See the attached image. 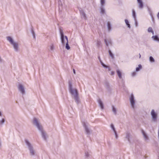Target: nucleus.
I'll return each mask as SVG.
<instances>
[{
  "label": "nucleus",
  "mask_w": 159,
  "mask_h": 159,
  "mask_svg": "<svg viewBox=\"0 0 159 159\" xmlns=\"http://www.w3.org/2000/svg\"><path fill=\"white\" fill-rule=\"evenodd\" d=\"M138 3L139 7L140 8H142L143 7V4L141 0H137Z\"/></svg>",
  "instance_id": "13"
},
{
  "label": "nucleus",
  "mask_w": 159,
  "mask_h": 159,
  "mask_svg": "<svg viewBox=\"0 0 159 159\" xmlns=\"http://www.w3.org/2000/svg\"><path fill=\"white\" fill-rule=\"evenodd\" d=\"M33 124L36 126L39 130L41 129V128H43L40 125L39 120L38 119L34 118L33 119Z\"/></svg>",
  "instance_id": "6"
},
{
  "label": "nucleus",
  "mask_w": 159,
  "mask_h": 159,
  "mask_svg": "<svg viewBox=\"0 0 159 159\" xmlns=\"http://www.w3.org/2000/svg\"><path fill=\"white\" fill-rule=\"evenodd\" d=\"M100 61L101 63V65H102V66L104 68H108L109 70H110V68L108 67V66L105 65L102 61Z\"/></svg>",
  "instance_id": "28"
},
{
  "label": "nucleus",
  "mask_w": 159,
  "mask_h": 159,
  "mask_svg": "<svg viewBox=\"0 0 159 159\" xmlns=\"http://www.w3.org/2000/svg\"><path fill=\"white\" fill-rule=\"evenodd\" d=\"M5 121V119L4 118H2L1 120H0V125H2L4 124Z\"/></svg>",
  "instance_id": "24"
},
{
  "label": "nucleus",
  "mask_w": 159,
  "mask_h": 159,
  "mask_svg": "<svg viewBox=\"0 0 159 159\" xmlns=\"http://www.w3.org/2000/svg\"><path fill=\"white\" fill-rule=\"evenodd\" d=\"M157 16L158 18V19L159 20V12L158 13L157 15Z\"/></svg>",
  "instance_id": "44"
},
{
  "label": "nucleus",
  "mask_w": 159,
  "mask_h": 159,
  "mask_svg": "<svg viewBox=\"0 0 159 159\" xmlns=\"http://www.w3.org/2000/svg\"><path fill=\"white\" fill-rule=\"evenodd\" d=\"M49 48L51 51H54L55 49V47L53 43H51L49 46Z\"/></svg>",
  "instance_id": "16"
},
{
  "label": "nucleus",
  "mask_w": 159,
  "mask_h": 159,
  "mask_svg": "<svg viewBox=\"0 0 159 159\" xmlns=\"http://www.w3.org/2000/svg\"><path fill=\"white\" fill-rule=\"evenodd\" d=\"M80 14L84 19L86 20L87 19L86 15L84 11H81L80 12Z\"/></svg>",
  "instance_id": "18"
},
{
  "label": "nucleus",
  "mask_w": 159,
  "mask_h": 159,
  "mask_svg": "<svg viewBox=\"0 0 159 159\" xmlns=\"http://www.w3.org/2000/svg\"><path fill=\"white\" fill-rule=\"evenodd\" d=\"M142 133L143 135V138L145 140H147L148 139V137L145 133L143 130L142 131Z\"/></svg>",
  "instance_id": "19"
},
{
  "label": "nucleus",
  "mask_w": 159,
  "mask_h": 159,
  "mask_svg": "<svg viewBox=\"0 0 159 159\" xmlns=\"http://www.w3.org/2000/svg\"><path fill=\"white\" fill-rule=\"evenodd\" d=\"M66 49H67V50H69L70 48V47L69 46L68 43H66Z\"/></svg>",
  "instance_id": "34"
},
{
  "label": "nucleus",
  "mask_w": 159,
  "mask_h": 159,
  "mask_svg": "<svg viewBox=\"0 0 159 159\" xmlns=\"http://www.w3.org/2000/svg\"><path fill=\"white\" fill-rule=\"evenodd\" d=\"M132 76H134L136 75V73L135 72H134L132 73Z\"/></svg>",
  "instance_id": "36"
},
{
  "label": "nucleus",
  "mask_w": 159,
  "mask_h": 159,
  "mask_svg": "<svg viewBox=\"0 0 159 159\" xmlns=\"http://www.w3.org/2000/svg\"><path fill=\"white\" fill-rule=\"evenodd\" d=\"M1 146V140L0 139V147Z\"/></svg>",
  "instance_id": "45"
},
{
  "label": "nucleus",
  "mask_w": 159,
  "mask_h": 159,
  "mask_svg": "<svg viewBox=\"0 0 159 159\" xmlns=\"http://www.w3.org/2000/svg\"><path fill=\"white\" fill-rule=\"evenodd\" d=\"M129 100L131 107L134 109L135 105V100L134 99V97L132 94L131 95L129 98Z\"/></svg>",
  "instance_id": "7"
},
{
  "label": "nucleus",
  "mask_w": 159,
  "mask_h": 159,
  "mask_svg": "<svg viewBox=\"0 0 159 159\" xmlns=\"http://www.w3.org/2000/svg\"><path fill=\"white\" fill-rule=\"evenodd\" d=\"M18 89L19 91L22 94H24L25 93V90L24 86L21 84H19L18 86Z\"/></svg>",
  "instance_id": "8"
},
{
  "label": "nucleus",
  "mask_w": 159,
  "mask_h": 159,
  "mask_svg": "<svg viewBox=\"0 0 159 159\" xmlns=\"http://www.w3.org/2000/svg\"><path fill=\"white\" fill-rule=\"evenodd\" d=\"M117 75L120 79H122V72L119 69H117L116 70Z\"/></svg>",
  "instance_id": "12"
},
{
  "label": "nucleus",
  "mask_w": 159,
  "mask_h": 159,
  "mask_svg": "<svg viewBox=\"0 0 159 159\" xmlns=\"http://www.w3.org/2000/svg\"><path fill=\"white\" fill-rule=\"evenodd\" d=\"M112 109L113 112L115 115L116 114V109L113 106H112Z\"/></svg>",
  "instance_id": "22"
},
{
  "label": "nucleus",
  "mask_w": 159,
  "mask_h": 159,
  "mask_svg": "<svg viewBox=\"0 0 159 159\" xmlns=\"http://www.w3.org/2000/svg\"><path fill=\"white\" fill-rule=\"evenodd\" d=\"M114 134H115V136L116 138V139H117V137H118V136L117 135V134L116 132H114Z\"/></svg>",
  "instance_id": "38"
},
{
  "label": "nucleus",
  "mask_w": 159,
  "mask_h": 159,
  "mask_svg": "<svg viewBox=\"0 0 159 159\" xmlns=\"http://www.w3.org/2000/svg\"><path fill=\"white\" fill-rule=\"evenodd\" d=\"M107 27L109 31H110L111 29V26L110 22H108L107 23Z\"/></svg>",
  "instance_id": "25"
},
{
  "label": "nucleus",
  "mask_w": 159,
  "mask_h": 159,
  "mask_svg": "<svg viewBox=\"0 0 159 159\" xmlns=\"http://www.w3.org/2000/svg\"><path fill=\"white\" fill-rule=\"evenodd\" d=\"M109 53L110 56L112 58H114L113 54L112 53L111 51L110 50L109 51Z\"/></svg>",
  "instance_id": "33"
},
{
  "label": "nucleus",
  "mask_w": 159,
  "mask_h": 159,
  "mask_svg": "<svg viewBox=\"0 0 159 159\" xmlns=\"http://www.w3.org/2000/svg\"><path fill=\"white\" fill-rule=\"evenodd\" d=\"M60 33L61 42L62 44L63 45H64L66 43H68V39L67 37L64 35L62 31H60Z\"/></svg>",
  "instance_id": "5"
},
{
  "label": "nucleus",
  "mask_w": 159,
  "mask_h": 159,
  "mask_svg": "<svg viewBox=\"0 0 159 159\" xmlns=\"http://www.w3.org/2000/svg\"><path fill=\"white\" fill-rule=\"evenodd\" d=\"M142 68V66L141 65H138V67L136 68V71H138L140 70Z\"/></svg>",
  "instance_id": "29"
},
{
  "label": "nucleus",
  "mask_w": 159,
  "mask_h": 159,
  "mask_svg": "<svg viewBox=\"0 0 159 159\" xmlns=\"http://www.w3.org/2000/svg\"><path fill=\"white\" fill-rule=\"evenodd\" d=\"M114 73H115V72H114V71H111V75H114Z\"/></svg>",
  "instance_id": "41"
},
{
  "label": "nucleus",
  "mask_w": 159,
  "mask_h": 159,
  "mask_svg": "<svg viewBox=\"0 0 159 159\" xmlns=\"http://www.w3.org/2000/svg\"><path fill=\"white\" fill-rule=\"evenodd\" d=\"M135 25L136 27H137L138 26V24L136 21V20H135Z\"/></svg>",
  "instance_id": "39"
},
{
  "label": "nucleus",
  "mask_w": 159,
  "mask_h": 159,
  "mask_svg": "<svg viewBox=\"0 0 159 159\" xmlns=\"http://www.w3.org/2000/svg\"><path fill=\"white\" fill-rule=\"evenodd\" d=\"M149 60L150 62H154L155 61L154 59L151 56L150 57H149Z\"/></svg>",
  "instance_id": "32"
},
{
  "label": "nucleus",
  "mask_w": 159,
  "mask_h": 159,
  "mask_svg": "<svg viewBox=\"0 0 159 159\" xmlns=\"http://www.w3.org/2000/svg\"><path fill=\"white\" fill-rule=\"evenodd\" d=\"M90 154L89 152H85L84 153V156L86 158H88Z\"/></svg>",
  "instance_id": "27"
},
{
  "label": "nucleus",
  "mask_w": 159,
  "mask_h": 159,
  "mask_svg": "<svg viewBox=\"0 0 159 159\" xmlns=\"http://www.w3.org/2000/svg\"><path fill=\"white\" fill-rule=\"evenodd\" d=\"M148 31L149 32H151L152 33V34H154V32L152 30V29L151 27H149L148 28Z\"/></svg>",
  "instance_id": "31"
},
{
  "label": "nucleus",
  "mask_w": 159,
  "mask_h": 159,
  "mask_svg": "<svg viewBox=\"0 0 159 159\" xmlns=\"http://www.w3.org/2000/svg\"><path fill=\"white\" fill-rule=\"evenodd\" d=\"M84 126V127L86 133L87 135H89L91 133V131L88 128L86 123H84L83 124Z\"/></svg>",
  "instance_id": "10"
},
{
  "label": "nucleus",
  "mask_w": 159,
  "mask_h": 159,
  "mask_svg": "<svg viewBox=\"0 0 159 159\" xmlns=\"http://www.w3.org/2000/svg\"><path fill=\"white\" fill-rule=\"evenodd\" d=\"M7 40L9 42L12 46L14 51L18 52L20 51L19 44L18 42L16 41L13 38L10 36L7 37Z\"/></svg>",
  "instance_id": "1"
},
{
  "label": "nucleus",
  "mask_w": 159,
  "mask_h": 159,
  "mask_svg": "<svg viewBox=\"0 0 159 159\" xmlns=\"http://www.w3.org/2000/svg\"><path fill=\"white\" fill-rule=\"evenodd\" d=\"M3 116L2 112L0 111V116L2 117Z\"/></svg>",
  "instance_id": "40"
},
{
  "label": "nucleus",
  "mask_w": 159,
  "mask_h": 159,
  "mask_svg": "<svg viewBox=\"0 0 159 159\" xmlns=\"http://www.w3.org/2000/svg\"><path fill=\"white\" fill-rule=\"evenodd\" d=\"M100 43V41H98V43H97V45H99Z\"/></svg>",
  "instance_id": "43"
},
{
  "label": "nucleus",
  "mask_w": 159,
  "mask_h": 159,
  "mask_svg": "<svg viewBox=\"0 0 159 159\" xmlns=\"http://www.w3.org/2000/svg\"><path fill=\"white\" fill-rule=\"evenodd\" d=\"M152 38L155 41L159 42V38L157 36H153Z\"/></svg>",
  "instance_id": "21"
},
{
  "label": "nucleus",
  "mask_w": 159,
  "mask_h": 159,
  "mask_svg": "<svg viewBox=\"0 0 159 159\" xmlns=\"http://www.w3.org/2000/svg\"><path fill=\"white\" fill-rule=\"evenodd\" d=\"M151 116L152 121L153 122H156L158 118L157 113L154 110L152 109L151 111Z\"/></svg>",
  "instance_id": "4"
},
{
  "label": "nucleus",
  "mask_w": 159,
  "mask_h": 159,
  "mask_svg": "<svg viewBox=\"0 0 159 159\" xmlns=\"http://www.w3.org/2000/svg\"><path fill=\"white\" fill-rule=\"evenodd\" d=\"M69 89L72 97H76L79 95L78 90L76 88L73 87L72 83L70 81L69 82Z\"/></svg>",
  "instance_id": "2"
},
{
  "label": "nucleus",
  "mask_w": 159,
  "mask_h": 159,
  "mask_svg": "<svg viewBox=\"0 0 159 159\" xmlns=\"http://www.w3.org/2000/svg\"><path fill=\"white\" fill-rule=\"evenodd\" d=\"M39 130L42 136L43 139L44 140H46L48 138V136L45 131L43 130V128H42L41 129H39Z\"/></svg>",
  "instance_id": "9"
},
{
  "label": "nucleus",
  "mask_w": 159,
  "mask_h": 159,
  "mask_svg": "<svg viewBox=\"0 0 159 159\" xmlns=\"http://www.w3.org/2000/svg\"><path fill=\"white\" fill-rule=\"evenodd\" d=\"M125 21L126 25L127 26L128 28H130V26L128 20L127 19H125Z\"/></svg>",
  "instance_id": "23"
},
{
  "label": "nucleus",
  "mask_w": 159,
  "mask_h": 159,
  "mask_svg": "<svg viewBox=\"0 0 159 159\" xmlns=\"http://www.w3.org/2000/svg\"><path fill=\"white\" fill-rule=\"evenodd\" d=\"M132 15L133 16L134 19V20H136V14L134 10H132Z\"/></svg>",
  "instance_id": "26"
},
{
  "label": "nucleus",
  "mask_w": 159,
  "mask_h": 159,
  "mask_svg": "<svg viewBox=\"0 0 159 159\" xmlns=\"http://www.w3.org/2000/svg\"><path fill=\"white\" fill-rule=\"evenodd\" d=\"M139 58H140L141 57V55L140 54H139Z\"/></svg>",
  "instance_id": "46"
},
{
  "label": "nucleus",
  "mask_w": 159,
  "mask_h": 159,
  "mask_svg": "<svg viewBox=\"0 0 159 159\" xmlns=\"http://www.w3.org/2000/svg\"><path fill=\"white\" fill-rule=\"evenodd\" d=\"M101 5H104L105 3V0H100Z\"/></svg>",
  "instance_id": "35"
},
{
  "label": "nucleus",
  "mask_w": 159,
  "mask_h": 159,
  "mask_svg": "<svg viewBox=\"0 0 159 159\" xmlns=\"http://www.w3.org/2000/svg\"><path fill=\"white\" fill-rule=\"evenodd\" d=\"M73 72L75 74H76V72H75V70L74 69H73Z\"/></svg>",
  "instance_id": "42"
},
{
  "label": "nucleus",
  "mask_w": 159,
  "mask_h": 159,
  "mask_svg": "<svg viewBox=\"0 0 159 159\" xmlns=\"http://www.w3.org/2000/svg\"><path fill=\"white\" fill-rule=\"evenodd\" d=\"M111 127L113 131L114 132H116L115 129L114 127V126L113 124H111Z\"/></svg>",
  "instance_id": "30"
},
{
  "label": "nucleus",
  "mask_w": 159,
  "mask_h": 159,
  "mask_svg": "<svg viewBox=\"0 0 159 159\" xmlns=\"http://www.w3.org/2000/svg\"><path fill=\"white\" fill-rule=\"evenodd\" d=\"M101 7H100V13L102 14H104L105 12V10L103 6L104 5H101Z\"/></svg>",
  "instance_id": "15"
},
{
  "label": "nucleus",
  "mask_w": 159,
  "mask_h": 159,
  "mask_svg": "<svg viewBox=\"0 0 159 159\" xmlns=\"http://www.w3.org/2000/svg\"><path fill=\"white\" fill-rule=\"evenodd\" d=\"M98 102L101 109L103 110L104 108V105L102 101L100 99H99L98 100Z\"/></svg>",
  "instance_id": "11"
},
{
  "label": "nucleus",
  "mask_w": 159,
  "mask_h": 159,
  "mask_svg": "<svg viewBox=\"0 0 159 159\" xmlns=\"http://www.w3.org/2000/svg\"><path fill=\"white\" fill-rule=\"evenodd\" d=\"M131 137V135L129 133H127L126 134V138L127 139L128 141L129 142H130V139Z\"/></svg>",
  "instance_id": "20"
},
{
  "label": "nucleus",
  "mask_w": 159,
  "mask_h": 159,
  "mask_svg": "<svg viewBox=\"0 0 159 159\" xmlns=\"http://www.w3.org/2000/svg\"><path fill=\"white\" fill-rule=\"evenodd\" d=\"M32 34L34 38H35V33L33 31H32Z\"/></svg>",
  "instance_id": "37"
},
{
  "label": "nucleus",
  "mask_w": 159,
  "mask_h": 159,
  "mask_svg": "<svg viewBox=\"0 0 159 159\" xmlns=\"http://www.w3.org/2000/svg\"><path fill=\"white\" fill-rule=\"evenodd\" d=\"M25 142L28 146V148L30 152V154L31 156H33L36 155V152L32 144L28 140H25Z\"/></svg>",
  "instance_id": "3"
},
{
  "label": "nucleus",
  "mask_w": 159,
  "mask_h": 159,
  "mask_svg": "<svg viewBox=\"0 0 159 159\" xmlns=\"http://www.w3.org/2000/svg\"><path fill=\"white\" fill-rule=\"evenodd\" d=\"M105 42L107 46H108L111 44V41L110 39H105Z\"/></svg>",
  "instance_id": "14"
},
{
  "label": "nucleus",
  "mask_w": 159,
  "mask_h": 159,
  "mask_svg": "<svg viewBox=\"0 0 159 159\" xmlns=\"http://www.w3.org/2000/svg\"><path fill=\"white\" fill-rule=\"evenodd\" d=\"M76 103L78 104L80 102V101L78 95L73 97Z\"/></svg>",
  "instance_id": "17"
}]
</instances>
